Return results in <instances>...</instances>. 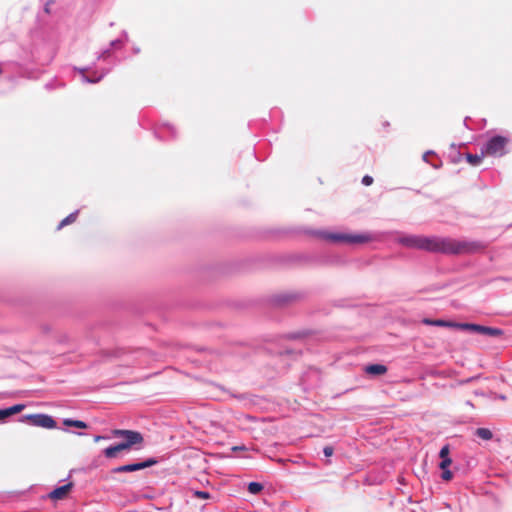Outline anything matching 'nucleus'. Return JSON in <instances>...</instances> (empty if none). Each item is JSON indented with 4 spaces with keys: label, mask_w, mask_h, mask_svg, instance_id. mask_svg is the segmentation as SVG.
Segmentation results:
<instances>
[{
    "label": "nucleus",
    "mask_w": 512,
    "mask_h": 512,
    "mask_svg": "<svg viewBox=\"0 0 512 512\" xmlns=\"http://www.w3.org/2000/svg\"><path fill=\"white\" fill-rule=\"evenodd\" d=\"M428 155H429V153H426V154L424 155V159H425V160L428 158Z\"/></svg>",
    "instance_id": "c85d7f7f"
},
{
    "label": "nucleus",
    "mask_w": 512,
    "mask_h": 512,
    "mask_svg": "<svg viewBox=\"0 0 512 512\" xmlns=\"http://www.w3.org/2000/svg\"><path fill=\"white\" fill-rule=\"evenodd\" d=\"M143 443V435L140 432L130 430V451L140 450Z\"/></svg>",
    "instance_id": "6e6552de"
},
{
    "label": "nucleus",
    "mask_w": 512,
    "mask_h": 512,
    "mask_svg": "<svg viewBox=\"0 0 512 512\" xmlns=\"http://www.w3.org/2000/svg\"><path fill=\"white\" fill-rule=\"evenodd\" d=\"M452 463V460L451 458H446V459H442V461L440 462L439 464V467L442 469V470H445L447 469Z\"/></svg>",
    "instance_id": "aec40b11"
},
{
    "label": "nucleus",
    "mask_w": 512,
    "mask_h": 512,
    "mask_svg": "<svg viewBox=\"0 0 512 512\" xmlns=\"http://www.w3.org/2000/svg\"><path fill=\"white\" fill-rule=\"evenodd\" d=\"M323 453L326 457H331L334 453V448L332 446H325Z\"/></svg>",
    "instance_id": "4be33fe9"
},
{
    "label": "nucleus",
    "mask_w": 512,
    "mask_h": 512,
    "mask_svg": "<svg viewBox=\"0 0 512 512\" xmlns=\"http://www.w3.org/2000/svg\"><path fill=\"white\" fill-rule=\"evenodd\" d=\"M484 156L485 154H483V150L481 149V153L479 155L467 153L466 159L470 165L476 166L482 162Z\"/></svg>",
    "instance_id": "9b49d317"
},
{
    "label": "nucleus",
    "mask_w": 512,
    "mask_h": 512,
    "mask_svg": "<svg viewBox=\"0 0 512 512\" xmlns=\"http://www.w3.org/2000/svg\"><path fill=\"white\" fill-rule=\"evenodd\" d=\"M450 449L448 445H444L439 453V456L441 459L449 458Z\"/></svg>",
    "instance_id": "a211bd4d"
},
{
    "label": "nucleus",
    "mask_w": 512,
    "mask_h": 512,
    "mask_svg": "<svg viewBox=\"0 0 512 512\" xmlns=\"http://www.w3.org/2000/svg\"><path fill=\"white\" fill-rule=\"evenodd\" d=\"M457 328L462 330H470L479 334L487 335L489 337H501L504 335V331L502 329L473 323H460L457 324Z\"/></svg>",
    "instance_id": "20e7f679"
},
{
    "label": "nucleus",
    "mask_w": 512,
    "mask_h": 512,
    "mask_svg": "<svg viewBox=\"0 0 512 512\" xmlns=\"http://www.w3.org/2000/svg\"><path fill=\"white\" fill-rule=\"evenodd\" d=\"M365 372L369 375L380 376L387 372V367L383 364H371L365 367Z\"/></svg>",
    "instance_id": "9d476101"
},
{
    "label": "nucleus",
    "mask_w": 512,
    "mask_h": 512,
    "mask_svg": "<svg viewBox=\"0 0 512 512\" xmlns=\"http://www.w3.org/2000/svg\"><path fill=\"white\" fill-rule=\"evenodd\" d=\"M158 463L155 458H146L142 462H130V472L138 471L141 469L149 468Z\"/></svg>",
    "instance_id": "1a4fd4ad"
},
{
    "label": "nucleus",
    "mask_w": 512,
    "mask_h": 512,
    "mask_svg": "<svg viewBox=\"0 0 512 512\" xmlns=\"http://www.w3.org/2000/svg\"><path fill=\"white\" fill-rule=\"evenodd\" d=\"M317 235L319 238L331 243L364 244L372 240V236L367 233L353 234L321 231Z\"/></svg>",
    "instance_id": "f03ea898"
},
{
    "label": "nucleus",
    "mask_w": 512,
    "mask_h": 512,
    "mask_svg": "<svg viewBox=\"0 0 512 512\" xmlns=\"http://www.w3.org/2000/svg\"><path fill=\"white\" fill-rule=\"evenodd\" d=\"M453 477L452 472L448 469L443 470L442 472V479L445 481L451 480Z\"/></svg>",
    "instance_id": "412c9836"
},
{
    "label": "nucleus",
    "mask_w": 512,
    "mask_h": 512,
    "mask_svg": "<svg viewBox=\"0 0 512 512\" xmlns=\"http://www.w3.org/2000/svg\"><path fill=\"white\" fill-rule=\"evenodd\" d=\"M509 143V139L504 136H494L489 139L486 145L482 148L483 154L485 156L491 157H502L507 153V145Z\"/></svg>",
    "instance_id": "7ed1b4c3"
},
{
    "label": "nucleus",
    "mask_w": 512,
    "mask_h": 512,
    "mask_svg": "<svg viewBox=\"0 0 512 512\" xmlns=\"http://www.w3.org/2000/svg\"><path fill=\"white\" fill-rule=\"evenodd\" d=\"M475 434L483 440H490L493 437L492 432L487 428H477Z\"/></svg>",
    "instance_id": "2eb2a0df"
},
{
    "label": "nucleus",
    "mask_w": 512,
    "mask_h": 512,
    "mask_svg": "<svg viewBox=\"0 0 512 512\" xmlns=\"http://www.w3.org/2000/svg\"><path fill=\"white\" fill-rule=\"evenodd\" d=\"M8 417L6 409L0 410V420Z\"/></svg>",
    "instance_id": "a878e982"
},
{
    "label": "nucleus",
    "mask_w": 512,
    "mask_h": 512,
    "mask_svg": "<svg viewBox=\"0 0 512 512\" xmlns=\"http://www.w3.org/2000/svg\"><path fill=\"white\" fill-rule=\"evenodd\" d=\"M243 449L242 447H234L233 450H240Z\"/></svg>",
    "instance_id": "cd10ccee"
},
{
    "label": "nucleus",
    "mask_w": 512,
    "mask_h": 512,
    "mask_svg": "<svg viewBox=\"0 0 512 512\" xmlns=\"http://www.w3.org/2000/svg\"><path fill=\"white\" fill-rule=\"evenodd\" d=\"M113 434L116 436H119V435L125 436L126 437L125 440H128V430H114Z\"/></svg>",
    "instance_id": "5701e85b"
},
{
    "label": "nucleus",
    "mask_w": 512,
    "mask_h": 512,
    "mask_svg": "<svg viewBox=\"0 0 512 512\" xmlns=\"http://www.w3.org/2000/svg\"><path fill=\"white\" fill-rule=\"evenodd\" d=\"M25 408L23 404H16L6 409L8 417L21 412Z\"/></svg>",
    "instance_id": "f3484780"
},
{
    "label": "nucleus",
    "mask_w": 512,
    "mask_h": 512,
    "mask_svg": "<svg viewBox=\"0 0 512 512\" xmlns=\"http://www.w3.org/2000/svg\"><path fill=\"white\" fill-rule=\"evenodd\" d=\"M423 323L427 325L441 326V327H457L458 323L447 322L444 320H430L424 319Z\"/></svg>",
    "instance_id": "f8f14e48"
},
{
    "label": "nucleus",
    "mask_w": 512,
    "mask_h": 512,
    "mask_svg": "<svg viewBox=\"0 0 512 512\" xmlns=\"http://www.w3.org/2000/svg\"><path fill=\"white\" fill-rule=\"evenodd\" d=\"M128 449V440H124L123 442L117 444V445H114V446H111V447H108L104 450V455L107 457V458H115L118 456V454L124 450Z\"/></svg>",
    "instance_id": "0eeeda50"
},
{
    "label": "nucleus",
    "mask_w": 512,
    "mask_h": 512,
    "mask_svg": "<svg viewBox=\"0 0 512 512\" xmlns=\"http://www.w3.org/2000/svg\"><path fill=\"white\" fill-rule=\"evenodd\" d=\"M78 217V211H75L71 214H69L67 217H65L60 223L59 225L57 226V229L60 230L62 229L64 226L66 225H69V224H72L76 221Z\"/></svg>",
    "instance_id": "ddd939ff"
},
{
    "label": "nucleus",
    "mask_w": 512,
    "mask_h": 512,
    "mask_svg": "<svg viewBox=\"0 0 512 512\" xmlns=\"http://www.w3.org/2000/svg\"><path fill=\"white\" fill-rule=\"evenodd\" d=\"M262 489H263L262 484H260L258 482H250L248 485V491L251 494H258L259 492L262 491Z\"/></svg>",
    "instance_id": "dca6fc26"
},
{
    "label": "nucleus",
    "mask_w": 512,
    "mask_h": 512,
    "mask_svg": "<svg viewBox=\"0 0 512 512\" xmlns=\"http://www.w3.org/2000/svg\"><path fill=\"white\" fill-rule=\"evenodd\" d=\"M22 421H27L33 426L42 427L45 429L56 428V421L52 416L47 414H30L23 417Z\"/></svg>",
    "instance_id": "39448f33"
},
{
    "label": "nucleus",
    "mask_w": 512,
    "mask_h": 512,
    "mask_svg": "<svg viewBox=\"0 0 512 512\" xmlns=\"http://www.w3.org/2000/svg\"><path fill=\"white\" fill-rule=\"evenodd\" d=\"M73 488V483L69 482L61 487H58L49 493V498L52 500L65 499Z\"/></svg>",
    "instance_id": "423d86ee"
},
{
    "label": "nucleus",
    "mask_w": 512,
    "mask_h": 512,
    "mask_svg": "<svg viewBox=\"0 0 512 512\" xmlns=\"http://www.w3.org/2000/svg\"><path fill=\"white\" fill-rule=\"evenodd\" d=\"M63 424L69 427H76L79 429H86L87 424L80 420L64 419Z\"/></svg>",
    "instance_id": "4468645a"
},
{
    "label": "nucleus",
    "mask_w": 512,
    "mask_h": 512,
    "mask_svg": "<svg viewBox=\"0 0 512 512\" xmlns=\"http://www.w3.org/2000/svg\"><path fill=\"white\" fill-rule=\"evenodd\" d=\"M113 472H128V464L113 469Z\"/></svg>",
    "instance_id": "393cba45"
},
{
    "label": "nucleus",
    "mask_w": 512,
    "mask_h": 512,
    "mask_svg": "<svg viewBox=\"0 0 512 512\" xmlns=\"http://www.w3.org/2000/svg\"><path fill=\"white\" fill-rule=\"evenodd\" d=\"M193 494L195 497L200 498V499H209L210 498V494L206 491H194Z\"/></svg>",
    "instance_id": "6ab92c4d"
},
{
    "label": "nucleus",
    "mask_w": 512,
    "mask_h": 512,
    "mask_svg": "<svg viewBox=\"0 0 512 512\" xmlns=\"http://www.w3.org/2000/svg\"><path fill=\"white\" fill-rule=\"evenodd\" d=\"M362 183L366 186H369L373 183V178L369 175H365L362 179Z\"/></svg>",
    "instance_id": "b1692460"
},
{
    "label": "nucleus",
    "mask_w": 512,
    "mask_h": 512,
    "mask_svg": "<svg viewBox=\"0 0 512 512\" xmlns=\"http://www.w3.org/2000/svg\"><path fill=\"white\" fill-rule=\"evenodd\" d=\"M103 438H104V437H102V436H96V437H95V441H96V442H98V441H100V440H101V439H103Z\"/></svg>",
    "instance_id": "bb28decb"
},
{
    "label": "nucleus",
    "mask_w": 512,
    "mask_h": 512,
    "mask_svg": "<svg viewBox=\"0 0 512 512\" xmlns=\"http://www.w3.org/2000/svg\"><path fill=\"white\" fill-rule=\"evenodd\" d=\"M402 243L411 248L453 255L473 254L485 249V245L479 241L437 236H410L403 238Z\"/></svg>",
    "instance_id": "f257e3e1"
}]
</instances>
